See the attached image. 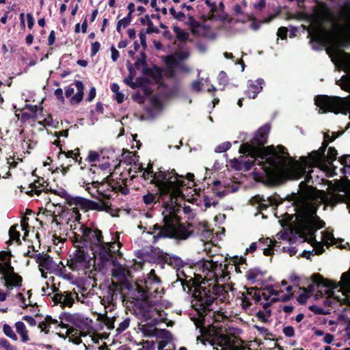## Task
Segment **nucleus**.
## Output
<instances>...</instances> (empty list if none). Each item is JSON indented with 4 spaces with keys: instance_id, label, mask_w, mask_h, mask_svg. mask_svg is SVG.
Listing matches in <instances>:
<instances>
[{
    "instance_id": "46",
    "label": "nucleus",
    "mask_w": 350,
    "mask_h": 350,
    "mask_svg": "<svg viewBox=\"0 0 350 350\" xmlns=\"http://www.w3.org/2000/svg\"><path fill=\"white\" fill-rule=\"evenodd\" d=\"M164 62L168 67H172L170 73V76H172L174 72L173 68L177 65L176 59L172 55H167L165 57Z\"/></svg>"
},
{
    "instance_id": "35",
    "label": "nucleus",
    "mask_w": 350,
    "mask_h": 350,
    "mask_svg": "<svg viewBox=\"0 0 350 350\" xmlns=\"http://www.w3.org/2000/svg\"><path fill=\"white\" fill-rule=\"evenodd\" d=\"M15 327L16 332L21 336L22 341L24 342H27L29 336L25 324L21 321H18L16 323Z\"/></svg>"
},
{
    "instance_id": "49",
    "label": "nucleus",
    "mask_w": 350,
    "mask_h": 350,
    "mask_svg": "<svg viewBox=\"0 0 350 350\" xmlns=\"http://www.w3.org/2000/svg\"><path fill=\"white\" fill-rule=\"evenodd\" d=\"M150 79H148L146 77H137L135 81L136 88H142L145 87L146 85H148V84H150Z\"/></svg>"
},
{
    "instance_id": "14",
    "label": "nucleus",
    "mask_w": 350,
    "mask_h": 350,
    "mask_svg": "<svg viewBox=\"0 0 350 350\" xmlns=\"http://www.w3.org/2000/svg\"><path fill=\"white\" fill-rule=\"evenodd\" d=\"M308 20L314 24L322 25L326 21H332V14L326 3H321V6H314L312 14L308 15Z\"/></svg>"
},
{
    "instance_id": "40",
    "label": "nucleus",
    "mask_w": 350,
    "mask_h": 350,
    "mask_svg": "<svg viewBox=\"0 0 350 350\" xmlns=\"http://www.w3.org/2000/svg\"><path fill=\"white\" fill-rule=\"evenodd\" d=\"M74 304L73 291H65L63 294L62 304L63 306H67L71 307Z\"/></svg>"
},
{
    "instance_id": "60",
    "label": "nucleus",
    "mask_w": 350,
    "mask_h": 350,
    "mask_svg": "<svg viewBox=\"0 0 350 350\" xmlns=\"http://www.w3.org/2000/svg\"><path fill=\"white\" fill-rule=\"evenodd\" d=\"M100 49V44L99 42L96 41L92 43L91 45V57H94L98 52Z\"/></svg>"
},
{
    "instance_id": "61",
    "label": "nucleus",
    "mask_w": 350,
    "mask_h": 350,
    "mask_svg": "<svg viewBox=\"0 0 350 350\" xmlns=\"http://www.w3.org/2000/svg\"><path fill=\"white\" fill-rule=\"evenodd\" d=\"M75 157H73V160L76 163H78V164L79 165H81V169H83L84 167H83V165H82V157L80 156L79 148H75Z\"/></svg>"
},
{
    "instance_id": "57",
    "label": "nucleus",
    "mask_w": 350,
    "mask_h": 350,
    "mask_svg": "<svg viewBox=\"0 0 350 350\" xmlns=\"http://www.w3.org/2000/svg\"><path fill=\"white\" fill-rule=\"evenodd\" d=\"M129 323H130V319L128 318L124 319L122 322H121L119 324V326L116 329L118 333H121L123 331H124L129 327Z\"/></svg>"
},
{
    "instance_id": "17",
    "label": "nucleus",
    "mask_w": 350,
    "mask_h": 350,
    "mask_svg": "<svg viewBox=\"0 0 350 350\" xmlns=\"http://www.w3.org/2000/svg\"><path fill=\"white\" fill-rule=\"evenodd\" d=\"M317 198L320 199L325 210L327 206L332 209L338 202L343 200L344 197L336 193H328L323 190L317 191Z\"/></svg>"
},
{
    "instance_id": "43",
    "label": "nucleus",
    "mask_w": 350,
    "mask_h": 350,
    "mask_svg": "<svg viewBox=\"0 0 350 350\" xmlns=\"http://www.w3.org/2000/svg\"><path fill=\"white\" fill-rule=\"evenodd\" d=\"M65 320L74 323L78 329H81V323L82 321L79 319L78 315L73 314H66L65 317Z\"/></svg>"
},
{
    "instance_id": "24",
    "label": "nucleus",
    "mask_w": 350,
    "mask_h": 350,
    "mask_svg": "<svg viewBox=\"0 0 350 350\" xmlns=\"http://www.w3.org/2000/svg\"><path fill=\"white\" fill-rule=\"evenodd\" d=\"M264 80L262 79H258L256 81H248L247 89L245 92V94L249 98H255L258 93L262 90V85Z\"/></svg>"
},
{
    "instance_id": "58",
    "label": "nucleus",
    "mask_w": 350,
    "mask_h": 350,
    "mask_svg": "<svg viewBox=\"0 0 350 350\" xmlns=\"http://www.w3.org/2000/svg\"><path fill=\"white\" fill-rule=\"evenodd\" d=\"M339 162L344 167H350V154H345L339 158Z\"/></svg>"
},
{
    "instance_id": "19",
    "label": "nucleus",
    "mask_w": 350,
    "mask_h": 350,
    "mask_svg": "<svg viewBox=\"0 0 350 350\" xmlns=\"http://www.w3.org/2000/svg\"><path fill=\"white\" fill-rule=\"evenodd\" d=\"M151 251L154 254L157 256L161 262L167 263L174 267H181L183 266V262L179 257L170 256L159 247H154Z\"/></svg>"
},
{
    "instance_id": "15",
    "label": "nucleus",
    "mask_w": 350,
    "mask_h": 350,
    "mask_svg": "<svg viewBox=\"0 0 350 350\" xmlns=\"http://www.w3.org/2000/svg\"><path fill=\"white\" fill-rule=\"evenodd\" d=\"M312 280L318 287L325 288V293L327 294L329 297H334L342 304L350 306V301L347 300L345 298L340 299L339 297L334 296V289L338 286L335 283L324 279L321 275L317 273L314 274L312 276Z\"/></svg>"
},
{
    "instance_id": "25",
    "label": "nucleus",
    "mask_w": 350,
    "mask_h": 350,
    "mask_svg": "<svg viewBox=\"0 0 350 350\" xmlns=\"http://www.w3.org/2000/svg\"><path fill=\"white\" fill-rule=\"evenodd\" d=\"M127 180L125 179H120L119 181H115L112 178V198L116 196L118 193H120L124 196H126L130 193V189L128 187L126 184Z\"/></svg>"
},
{
    "instance_id": "27",
    "label": "nucleus",
    "mask_w": 350,
    "mask_h": 350,
    "mask_svg": "<svg viewBox=\"0 0 350 350\" xmlns=\"http://www.w3.org/2000/svg\"><path fill=\"white\" fill-rule=\"evenodd\" d=\"M237 265H235L234 263L225 264L224 265L222 264H214L213 265L212 268L214 269L215 271H218L219 273H221L223 278H226L230 274L229 271H228L229 267H230L231 269L234 268L237 273H241L240 268Z\"/></svg>"
},
{
    "instance_id": "55",
    "label": "nucleus",
    "mask_w": 350,
    "mask_h": 350,
    "mask_svg": "<svg viewBox=\"0 0 350 350\" xmlns=\"http://www.w3.org/2000/svg\"><path fill=\"white\" fill-rule=\"evenodd\" d=\"M288 29L286 27H280L277 31V36L282 40H286L287 38Z\"/></svg>"
},
{
    "instance_id": "54",
    "label": "nucleus",
    "mask_w": 350,
    "mask_h": 350,
    "mask_svg": "<svg viewBox=\"0 0 350 350\" xmlns=\"http://www.w3.org/2000/svg\"><path fill=\"white\" fill-rule=\"evenodd\" d=\"M16 116L18 119L21 118V121L22 122H23V123H25L26 122H27L30 119H33V120L36 119V118H35V116H33V115H31V114H29V113H27V112L22 113L21 114V116H20V115L16 113Z\"/></svg>"
},
{
    "instance_id": "48",
    "label": "nucleus",
    "mask_w": 350,
    "mask_h": 350,
    "mask_svg": "<svg viewBox=\"0 0 350 350\" xmlns=\"http://www.w3.org/2000/svg\"><path fill=\"white\" fill-rule=\"evenodd\" d=\"M3 332L4 334L10 337V338L13 339L14 340H17L18 338L17 336L15 334L14 331L12 330V327L7 324H5L3 327Z\"/></svg>"
},
{
    "instance_id": "62",
    "label": "nucleus",
    "mask_w": 350,
    "mask_h": 350,
    "mask_svg": "<svg viewBox=\"0 0 350 350\" xmlns=\"http://www.w3.org/2000/svg\"><path fill=\"white\" fill-rule=\"evenodd\" d=\"M203 83L200 81H194L191 83V89L196 92H199L202 90Z\"/></svg>"
},
{
    "instance_id": "64",
    "label": "nucleus",
    "mask_w": 350,
    "mask_h": 350,
    "mask_svg": "<svg viewBox=\"0 0 350 350\" xmlns=\"http://www.w3.org/2000/svg\"><path fill=\"white\" fill-rule=\"evenodd\" d=\"M126 67L129 70L128 76L135 78V77L136 75L135 70H137V69L133 67V65L129 61H127V62H126Z\"/></svg>"
},
{
    "instance_id": "6",
    "label": "nucleus",
    "mask_w": 350,
    "mask_h": 350,
    "mask_svg": "<svg viewBox=\"0 0 350 350\" xmlns=\"http://www.w3.org/2000/svg\"><path fill=\"white\" fill-rule=\"evenodd\" d=\"M325 148L321 146L318 150L311 152L308 157H301L300 162L294 161L286 172L289 178L292 180L299 179L306 173L307 167L323 166L325 163Z\"/></svg>"
},
{
    "instance_id": "28",
    "label": "nucleus",
    "mask_w": 350,
    "mask_h": 350,
    "mask_svg": "<svg viewBox=\"0 0 350 350\" xmlns=\"http://www.w3.org/2000/svg\"><path fill=\"white\" fill-rule=\"evenodd\" d=\"M35 257L36 261L39 264V266L48 270L52 268L53 259L48 254L39 253Z\"/></svg>"
},
{
    "instance_id": "7",
    "label": "nucleus",
    "mask_w": 350,
    "mask_h": 350,
    "mask_svg": "<svg viewBox=\"0 0 350 350\" xmlns=\"http://www.w3.org/2000/svg\"><path fill=\"white\" fill-rule=\"evenodd\" d=\"M68 206L72 211V217L74 219H81L80 211L86 213L89 211H107L111 206L109 202L98 203L81 196H75L69 198Z\"/></svg>"
},
{
    "instance_id": "3",
    "label": "nucleus",
    "mask_w": 350,
    "mask_h": 350,
    "mask_svg": "<svg viewBox=\"0 0 350 350\" xmlns=\"http://www.w3.org/2000/svg\"><path fill=\"white\" fill-rule=\"evenodd\" d=\"M142 170L144 171L142 175L144 178L148 180L151 177L150 183L155 185L161 196L171 193L175 187H183L187 185L185 177L177 174L174 169L165 171L160 167L154 172L152 164L149 163L146 168L142 167Z\"/></svg>"
},
{
    "instance_id": "18",
    "label": "nucleus",
    "mask_w": 350,
    "mask_h": 350,
    "mask_svg": "<svg viewBox=\"0 0 350 350\" xmlns=\"http://www.w3.org/2000/svg\"><path fill=\"white\" fill-rule=\"evenodd\" d=\"M180 188V187H175L171 193L163 195L162 196L160 195V191L159 190L158 193L156 194L148 192L143 196V201L147 206L152 205L159 202V198H163L165 196H168L170 202L172 203L173 199L175 198L176 196L182 193Z\"/></svg>"
},
{
    "instance_id": "31",
    "label": "nucleus",
    "mask_w": 350,
    "mask_h": 350,
    "mask_svg": "<svg viewBox=\"0 0 350 350\" xmlns=\"http://www.w3.org/2000/svg\"><path fill=\"white\" fill-rule=\"evenodd\" d=\"M75 87L77 88V92L73 95L70 98L71 103H79L81 102L83 98V90L84 86L83 83L81 81H76L75 83Z\"/></svg>"
},
{
    "instance_id": "51",
    "label": "nucleus",
    "mask_w": 350,
    "mask_h": 350,
    "mask_svg": "<svg viewBox=\"0 0 350 350\" xmlns=\"http://www.w3.org/2000/svg\"><path fill=\"white\" fill-rule=\"evenodd\" d=\"M104 245L105 246H107L108 247H109L111 250H113L111 252V254H113V255H115L116 252H118L122 244L118 241L117 244L116 243V242H111V243H105L104 242Z\"/></svg>"
},
{
    "instance_id": "59",
    "label": "nucleus",
    "mask_w": 350,
    "mask_h": 350,
    "mask_svg": "<svg viewBox=\"0 0 350 350\" xmlns=\"http://www.w3.org/2000/svg\"><path fill=\"white\" fill-rule=\"evenodd\" d=\"M0 346L6 350H16V347L10 345V343L4 338H0Z\"/></svg>"
},
{
    "instance_id": "33",
    "label": "nucleus",
    "mask_w": 350,
    "mask_h": 350,
    "mask_svg": "<svg viewBox=\"0 0 350 350\" xmlns=\"http://www.w3.org/2000/svg\"><path fill=\"white\" fill-rule=\"evenodd\" d=\"M0 273L3 275L2 278L3 280H7L12 275L13 273H15L14 267L11 266L10 259H9L4 265L0 263Z\"/></svg>"
},
{
    "instance_id": "9",
    "label": "nucleus",
    "mask_w": 350,
    "mask_h": 350,
    "mask_svg": "<svg viewBox=\"0 0 350 350\" xmlns=\"http://www.w3.org/2000/svg\"><path fill=\"white\" fill-rule=\"evenodd\" d=\"M250 203L256 206L257 212L255 216L260 214L262 219H267L271 214H273L275 217L280 218L277 215L276 208L281 202L276 196H269L265 199L263 196L256 195L251 198Z\"/></svg>"
},
{
    "instance_id": "5",
    "label": "nucleus",
    "mask_w": 350,
    "mask_h": 350,
    "mask_svg": "<svg viewBox=\"0 0 350 350\" xmlns=\"http://www.w3.org/2000/svg\"><path fill=\"white\" fill-rule=\"evenodd\" d=\"M232 287L229 284L220 285L215 283L212 286L210 284L206 286H199L195 291V297L200 303L202 310L204 312H210L212 309L210 306L213 303L216 297H220L221 301L228 299V291L232 290Z\"/></svg>"
},
{
    "instance_id": "52",
    "label": "nucleus",
    "mask_w": 350,
    "mask_h": 350,
    "mask_svg": "<svg viewBox=\"0 0 350 350\" xmlns=\"http://www.w3.org/2000/svg\"><path fill=\"white\" fill-rule=\"evenodd\" d=\"M9 280L12 282H13V284L15 286H20L22 284V281H23L22 277L16 273H13L12 275H11L9 278Z\"/></svg>"
},
{
    "instance_id": "32",
    "label": "nucleus",
    "mask_w": 350,
    "mask_h": 350,
    "mask_svg": "<svg viewBox=\"0 0 350 350\" xmlns=\"http://www.w3.org/2000/svg\"><path fill=\"white\" fill-rule=\"evenodd\" d=\"M338 152L334 147H329L327 154L325 155V163L323 166L332 167L333 166V162L336 159Z\"/></svg>"
},
{
    "instance_id": "34",
    "label": "nucleus",
    "mask_w": 350,
    "mask_h": 350,
    "mask_svg": "<svg viewBox=\"0 0 350 350\" xmlns=\"http://www.w3.org/2000/svg\"><path fill=\"white\" fill-rule=\"evenodd\" d=\"M142 283L148 284L149 286L148 290H150L151 289V286L150 285L154 284V286H160L161 281L160 278L156 275L155 271L152 269L150 271L148 278L145 279Z\"/></svg>"
},
{
    "instance_id": "37",
    "label": "nucleus",
    "mask_w": 350,
    "mask_h": 350,
    "mask_svg": "<svg viewBox=\"0 0 350 350\" xmlns=\"http://www.w3.org/2000/svg\"><path fill=\"white\" fill-rule=\"evenodd\" d=\"M340 284L345 293L350 292V268L348 271L342 274Z\"/></svg>"
},
{
    "instance_id": "36",
    "label": "nucleus",
    "mask_w": 350,
    "mask_h": 350,
    "mask_svg": "<svg viewBox=\"0 0 350 350\" xmlns=\"http://www.w3.org/2000/svg\"><path fill=\"white\" fill-rule=\"evenodd\" d=\"M245 154V153H243ZM246 154H249L248 152H246ZM249 157L252 159V160H247L243 161V164H242V168L245 170V171H249L254 165L256 164L259 165L258 163H260L259 161H262V159L260 157H252L250 154H248Z\"/></svg>"
},
{
    "instance_id": "63",
    "label": "nucleus",
    "mask_w": 350,
    "mask_h": 350,
    "mask_svg": "<svg viewBox=\"0 0 350 350\" xmlns=\"http://www.w3.org/2000/svg\"><path fill=\"white\" fill-rule=\"evenodd\" d=\"M282 331L287 337H293L295 335V329L292 326L284 327Z\"/></svg>"
},
{
    "instance_id": "50",
    "label": "nucleus",
    "mask_w": 350,
    "mask_h": 350,
    "mask_svg": "<svg viewBox=\"0 0 350 350\" xmlns=\"http://www.w3.org/2000/svg\"><path fill=\"white\" fill-rule=\"evenodd\" d=\"M100 159V154L94 150H90L88 153V157L85 159V161H87L89 163L95 162L98 161Z\"/></svg>"
},
{
    "instance_id": "45",
    "label": "nucleus",
    "mask_w": 350,
    "mask_h": 350,
    "mask_svg": "<svg viewBox=\"0 0 350 350\" xmlns=\"http://www.w3.org/2000/svg\"><path fill=\"white\" fill-rule=\"evenodd\" d=\"M187 24L191 27L192 33H196V29L201 27L200 22L197 21L193 16H189Z\"/></svg>"
},
{
    "instance_id": "41",
    "label": "nucleus",
    "mask_w": 350,
    "mask_h": 350,
    "mask_svg": "<svg viewBox=\"0 0 350 350\" xmlns=\"http://www.w3.org/2000/svg\"><path fill=\"white\" fill-rule=\"evenodd\" d=\"M49 191H51V193L58 196H60L62 197V198L65 199V202L67 205H68V202H69V198H72V196H71L70 195H69L67 191L61 188L59 189V190H55V189H49Z\"/></svg>"
},
{
    "instance_id": "26",
    "label": "nucleus",
    "mask_w": 350,
    "mask_h": 350,
    "mask_svg": "<svg viewBox=\"0 0 350 350\" xmlns=\"http://www.w3.org/2000/svg\"><path fill=\"white\" fill-rule=\"evenodd\" d=\"M142 74L149 76L155 81H159L163 77V69L157 65H153L152 68L147 66L142 69Z\"/></svg>"
},
{
    "instance_id": "4",
    "label": "nucleus",
    "mask_w": 350,
    "mask_h": 350,
    "mask_svg": "<svg viewBox=\"0 0 350 350\" xmlns=\"http://www.w3.org/2000/svg\"><path fill=\"white\" fill-rule=\"evenodd\" d=\"M181 220H163V224H157L153 226L154 230H158L154 239L170 238L176 240H185L189 237L198 234L200 229L194 227L192 224L180 223Z\"/></svg>"
},
{
    "instance_id": "22",
    "label": "nucleus",
    "mask_w": 350,
    "mask_h": 350,
    "mask_svg": "<svg viewBox=\"0 0 350 350\" xmlns=\"http://www.w3.org/2000/svg\"><path fill=\"white\" fill-rule=\"evenodd\" d=\"M28 220H21L20 224H15L10 227L9 230L10 240L7 241L8 244H11L12 241H15L18 245H21L20 239L21 231L25 230V228H29L27 223Z\"/></svg>"
},
{
    "instance_id": "38",
    "label": "nucleus",
    "mask_w": 350,
    "mask_h": 350,
    "mask_svg": "<svg viewBox=\"0 0 350 350\" xmlns=\"http://www.w3.org/2000/svg\"><path fill=\"white\" fill-rule=\"evenodd\" d=\"M173 31L176 33V38L180 42H185L189 40V35L185 30L178 26L173 27Z\"/></svg>"
},
{
    "instance_id": "29",
    "label": "nucleus",
    "mask_w": 350,
    "mask_h": 350,
    "mask_svg": "<svg viewBox=\"0 0 350 350\" xmlns=\"http://www.w3.org/2000/svg\"><path fill=\"white\" fill-rule=\"evenodd\" d=\"M176 211L178 209L172 204H170L167 202L164 203V211L162 212L163 216V219H181L180 217L176 215Z\"/></svg>"
},
{
    "instance_id": "21",
    "label": "nucleus",
    "mask_w": 350,
    "mask_h": 350,
    "mask_svg": "<svg viewBox=\"0 0 350 350\" xmlns=\"http://www.w3.org/2000/svg\"><path fill=\"white\" fill-rule=\"evenodd\" d=\"M140 299L142 300V303L138 307V313L141 316L142 321L147 322L154 317L157 312L149 301V299L146 298V300Z\"/></svg>"
},
{
    "instance_id": "2",
    "label": "nucleus",
    "mask_w": 350,
    "mask_h": 350,
    "mask_svg": "<svg viewBox=\"0 0 350 350\" xmlns=\"http://www.w3.org/2000/svg\"><path fill=\"white\" fill-rule=\"evenodd\" d=\"M304 181L299 185L298 194H294V202L293 203L295 211V219H321L317 215V211L319 206L317 200L314 199V190L312 186L308 185L312 180L310 174L307 172Z\"/></svg>"
},
{
    "instance_id": "10",
    "label": "nucleus",
    "mask_w": 350,
    "mask_h": 350,
    "mask_svg": "<svg viewBox=\"0 0 350 350\" xmlns=\"http://www.w3.org/2000/svg\"><path fill=\"white\" fill-rule=\"evenodd\" d=\"M144 280H137L135 283L126 282L124 286L129 291L131 297L133 299L138 300L142 299L146 300L150 297H157V295L162 292L163 293V288H161V292L159 291L160 286H154V284L150 285L151 289L148 290L149 286L148 284L142 283Z\"/></svg>"
},
{
    "instance_id": "56",
    "label": "nucleus",
    "mask_w": 350,
    "mask_h": 350,
    "mask_svg": "<svg viewBox=\"0 0 350 350\" xmlns=\"http://www.w3.org/2000/svg\"><path fill=\"white\" fill-rule=\"evenodd\" d=\"M155 332L158 334L159 337L165 338V339H170L172 338L171 333L165 329H156Z\"/></svg>"
},
{
    "instance_id": "42",
    "label": "nucleus",
    "mask_w": 350,
    "mask_h": 350,
    "mask_svg": "<svg viewBox=\"0 0 350 350\" xmlns=\"http://www.w3.org/2000/svg\"><path fill=\"white\" fill-rule=\"evenodd\" d=\"M259 275H262V272L259 269L254 268L247 271L246 277L248 280L254 282Z\"/></svg>"
},
{
    "instance_id": "1",
    "label": "nucleus",
    "mask_w": 350,
    "mask_h": 350,
    "mask_svg": "<svg viewBox=\"0 0 350 350\" xmlns=\"http://www.w3.org/2000/svg\"><path fill=\"white\" fill-rule=\"evenodd\" d=\"M270 130L269 124H264L257 130L250 142L242 144L239 148L240 153L248 152L252 157H260L262 161L258 163L259 166L265 172L285 164L289 157L287 149L282 145L277 147L273 145L265 146L267 143Z\"/></svg>"
},
{
    "instance_id": "13",
    "label": "nucleus",
    "mask_w": 350,
    "mask_h": 350,
    "mask_svg": "<svg viewBox=\"0 0 350 350\" xmlns=\"http://www.w3.org/2000/svg\"><path fill=\"white\" fill-rule=\"evenodd\" d=\"M80 220H74V221H79ZM79 231L81 233L77 234L73 232L75 241H90L92 243L100 242L102 241V232L98 229L92 230L91 228L87 227L84 224L79 222Z\"/></svg>"
},
{
    "instance_id": "12",
    "label": "nucleus",
    "mask_w": 350,
    "mask_h": 350,
    "mask_svg": "<svg viewBox=\"0 0 350 350\" xmlns=\"http://www.w3.org/2000/svg\"><path fill=\"white\" fill-rule=\"evenodd\" d=\"M310 221L313 220H279L281 225L284 224H288L293 235H297L300 238L304 239L305 241L308 238L312 237L315 230Z\"/></svg>"
},
{
    "instance_id": "47",
    "label": "nucleus",
    "mask_w": 350,
    "mask_h": 350,
    "mask_svg": "<svg viewBox=\"0 0 350 350\" xmlns=\"http://www.w3.org/2000/svg\"><path fill=\"white\" fill-rule=\"evenodd\" d=\"M231 148V143L230 142H225L218 145L215 148V152L217 153H222Z\"/></svg>"
},
{
    "instance_id": "23",
    "label": "nucleus",
    "mask_w": 350,
    "mask_h": 350,
    "mask_svg": "<svg viewBox=\"0 0 350 350\" xmlns=\"http://www.w3.org/2000/svg\"><path fill=\"white\" fill-rule=\"evenodd\" d=\"M88 262V254L83 250L78 249L75 251L74 257L68 260V265L72 270H75L79 265Z\"/></svg>"
},
{
    "instance_id": "8",
    "label": "nucleus",
    "mask_w": 350,
    "mask_h": 350,
    "mask_svg": "<svg viewBox=\"0 0 350 350\" xmlns=\"http://www.w3.org/2000/svg\"><path fill=\"white\" fill-rule=\"evenodd\" d=\"M90 181H83V186L85 185V190L98 201L100 203L103 202H109L112 199V178L111 176L103 178L101 182L95 180V176H92Z\"/></svg>"
},
{
    "instance_id": "16",
    "label": "nucleus",
    "mask_w": 350,
    "mask_h": 350,
    "mask_svg": "<svg viewBox=\"0 0 350 350\" xmlns=\"http://www.w3.org/2000/svg\"><path fill=\"white\" fill-rule=\"evenodd\" d=\"M128 282L125 281L122 282L121 284H119L117 282H112L110 286H108L106 295L104 296V298L107 300L109 304L114 305L118 297L122 299V302L124 301L126 295L123 293L122 291L124 288H126L124 286V284Z\"/></svg>"
},
{
    "instance_id": "20",
    "label": "nucleus",
    "mask_w": 350,
    "mask_h": 350,
    "mask_svg": "<svg viewBox=\"0 0 350 350\" xmlns=\"http://www.w3.org/2000/svg\"><path fill=\"white\" fill-rule=\"evenodd\" d=\"M94 244L98 245L99 262L98 263V267H99V269L101 270L104 269V267L106 266V264L109 262L110 259H111V257L113 255L111 254L113 250H111L107 246H105L103 240L99 243H94Z\"/></svg>"
},
{
    "instance_id": "53",
    "label": "nucleus",
    "mask_w": 350,
    "mask_h": 350,
    "mask_svg": "<svg viewBox=\"0 0 350 350\" xmlns=\"http://www.w3.org/2000/svg\"><path fill=\"white\" fill-rule=\"evenodd\" d=\"M147 33L144 31V29H141L139 33V37L140 40L141 45L144 51L147 49V43H146V35Z\"/></svg>"
},
{
    "instance_id": "30",
    "label": "nucleus",
    "mask_w": 350,
    "mask_h": 350,
    "mask_svg": "<svg viewBox=\"0 0 350 350\" xmlns=\"http://www.w3.org/2000/svg\"><path fill=\"white\" fill-rule=\"evenodd\" d=\"M140 23L143 25H146L148 26L146 29H144V31H146L147 34H151L152 33H159V29L157 27L154 26L153 23L150 20V17L148 14H146L144 17H142L140 18Z\"/></svg>"
},
{
    "instance_id": "44",
    "label": "nucleus",
    "mask_w": 350,
    "mask_h": 350,
    "mask_svg": "<svg viewBox=\"0 0 350 350\" xmlns=\"http://www.w3.org/2000/svg\"><path fill=\"white\" fill-rule=\"evenodd\" d=\"M201 237L206 240H212L213 237V230L208 228L207 223L205 222L202 226Z\"/></svg>"
},
{
    "instance_id": "39",
    "label": "nucleus",
    "mask_w": 350,
    "mask_h": 350,
    "mask_svg": "<svg viewBox=\"0 0 350 350\" xmlns=\"http://www.w3.org/2000/svg\"><path fill=\"white\" fill-rule=\"evenodd\" d=\"M30 190L25 191V193L29 196H33L34 194L39 196L42 193V189H40V186L37 185V182L34 181L29 185L28 187Z\"/></svg>"
},
{
    "instance_id": "11",
    "label": "nucleus",
    "mask_w": 350,
    "mask_h": 350,
    "mask_svg": "<svg viewBox=\"0 0 350 350\" xmlns=\"http://www.w3.org/2000/svg\"><path fill=\"white\" fill-rule=\"evenodd\" d=\"M314 103L319 107L321 113L332 112L336 114L342 113L347 115V111H342L345 107L343 99L339 96L318 95L314 98Z\"/></svg>"
}]
</instances>
